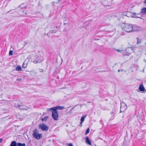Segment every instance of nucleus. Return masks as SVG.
Instances as JSON below:
<instances>
[{"mask_svg":"<svg viewBox=\"0 0 146 146\" xmlns=\"http://www.w3.org/2000/svg\"><path fill=\"white\" fill-rule=\"evenodd\" d=\"M137 40V44H139L141 43V39H139L138 37H137L136 38Z\"/></svg>","mask_w":146,"mask_h":146,"instance_id":"obj_19","label":"nucleus"},{"mask_svg":"<svg viewBox=\"0 0 146 146\" xmlns=\"http://www.w3.org/2000/svg\"><path fill=\"white\" fill-rule=\"evenodd\" d=\"M68 146H73V145L71 143H70L68 144Z\"/></svg>","mask_w":146,"mask_h":146,"instance_id":"obj_29","label":"nucleus"},{"mask_svg":"<svg viewBox=\"0 0 146 146\" xmlns=\"http://www.w3.org/2000/svg\"><path fill=\"white\" fill-rule=\"evenodd\" d=\"M26 5L24 3L21 4L19 6L21 8H24L26 7Z\"/></svg>","mask_w":146,"mask_h":146,"instance_id":"obj_14","label":"nucleus"},{"mask_svg":"<svg viewBox=\"0 0 146 146\" xmlns=\"http://www.w3.org/2000/svg\"><path fill=\"white\" fill-rule=\"evenodd\" d=\"M133 14L135 16H133L132 17H139V18H140V17H139L138 16H139V14L137 13H133Z\"/></svg>","mask_w":146,"mask_h":146,"instance_id":"obj_15","label":"nucleus"},{"mask_svg":"<svg viewBox=\"0 0 146 146\" xmlns=\"http://www.w3.org/2000/svg\"><path fill=\"white\" fill-rule=\"evenodd\" d=\"M115 112V110H113L111 112V114H112L113 113H114Z\"/></svg>","mask_w":146,"mask_h":146,"instance_id":"obj_27","label":"nucleus"},{"mask_svg":"<svg viewBox=\"0 0 146 146\" xmlns=\"http://www.w3.org/2000/svg\"><path fill=\"white\" fill-rule=\"evenodd\" d=\"M42 61H42H39L38 60H36L33 61V62L35 64H36L38 63H39Z\"/></svg>","mask_w":146,"mask_h":146,"instance_id":"obj_22","label":"nucleus"},{"mask_svg":"<svg viewBox=\"0 0 146 146\" xmlns=\"http://www.w3.org/2000/svg\"><path fill=\"white\" fill-rule=\"evenodd\" d=\"M144 3H146V0H145V1H144Z\"/></svg>","mask_w":146,"mask_h":146,"instance_id":"obj_33","label":"nucleus"},{"mask_svg":"<svg viewBox=\"0 0 146 146\" xmlns=\"http://www.w3.org/2000/svg\"><path fill=\"white\" fill-rule=\"evenodd\" d=\"M116 50L118 52H119L122 53L123 52V51L122 50L116 49Z\"/></svg>","mask_w":146,"mask_h":146,"instance_id":"obj_25","label":"nucleus"},{"mask_svg":"<svg viewBox=\"0 0 146 146\" xmlns=\"http://www.w3.org/2000/svg\"><path fill=\"white\" fill-rule=\"evenodd\" d=\"M33 136L35 139H39L42 137V134L39 133L37 129H34L33 131Z\"/></svg>","mask_w":146,"mask_h":146,"instance_id":"obj_1","label":"nucleus"},{"mask_svg":"<svg viewBox=\"0 0 146 146\" xmlns=\"http://www.w3.org/2000/svg\"><path fill=\"white\" fill-rule=\"evenodd\" d=\"M86 117V115H85V116H83L80 119V124H82L83 121H84V118Z\"/></svg>","mask_w":146,"mask_h":146,"instance_id":"obj_12","label":"nucleus"},{"mask_svg":"<svg viewBox=\"0 0 146 146\" xmlns=\"http://www.w3.org/2000/svg\"><path fill=\"white\" fill-rule=\"evenodd\" d=\"M58 2H59L60 1V0H58Z\"/></svg>","mask_w":146,"mask_h":146,"instance_id":"obj_34","label":"nucleus"},{"mask_svg":"<svg viewBox=\"0 0 146 146\" xmlns=\"http://www.w3.org/2000/svg\"><path fill=\"white\" fill-rule=\"evenodd\" d=\"M132 32H138L142 31L143 29L141 28L138 27L135 25H132Z\"/></svg>","mask_w":146,"mask_h":146,"instance_id":"obj_6","label":"nucleus"},{"mask_svg":"<svg viewBox=\"0 0 146 146\" xmlns=\"http://www.w3.org/2000/svg\"><path fill=\"white\" fill-rule=\"evenodd\" d=\"M67 30H66V28H64V31H66Z\"/></svg>","mask_w":146,"mask_h":146,"instance_id":"obj_31","label":"nucleus"},{"mask_svg":"<svg viewBox=\"0 0 146 146\" xmlns=\"http://www.w3.org/2000/svg\"><path fill=\"white\" fill-rule=\"evenodd\" d=\"M123 69H121V70H119L118 71V72H119L120 71L123 72Z\"/></svg>","mask_w":146,"mask_h":146,"instance_id":"obj_30","label":"nucleus"},{"mask_svg":"<svg viewBox=\"0 0 146 146\" xmlns=\"http://www.w3.org/2000/svg\"><path fill=\"white\" fill-rule=\"evenodd\" d=\"M17 146H25V143H17Z\"/></svg>","mask_w":146,"mask_h":146,"instance_id":"obj_20","label":"nucleus"},{"mask_svg":"<svg viewBox=\"0 0 146 146\" xmlns=\"http://www.w3.org/2000/svg\"><path fill=\"white\" fill-rule=\"evenodd\" d=\"M140 13L143 15L146 14V7H143L141 9Z\"/></svg>","mask_w":146,"mask_h":146,"instance_id":"obj_11","label":"nucleus"},{"mask_svg":"<svg viewBox=\"0 0 146 146\" xmlns=\"http://www.w3.org/2000/svg\"><path fill=\"white\" fill-rule=\"evenodd\" d=\"M86 143L88 145H91V141L88 137H86Z\"/></svg>","mask_w":146,"mask_h":146,"instance_id":"obj_9","label":"nucleus"},{"mask_svg":"<svg viewBox=\"0 0 146 146\" xmlns=\"http://www.w3.org/2000/svg\"><path fill=\"white\" fill-rule=\"evenodd\" d=\"M52 117L54 120L57 121L58 120V114L56 110H53L52 111Z\"/></svg>","mask_w":146,"mask_h":146,"instance_id":"obj_3","label":"nucleus"},{"mask_svg":"<svg viewBox=\"0 0 146 146\" xmlns=\"http://www.w3.org/2000/svg\"><path fill=\"white\" fill-rule=\"evenodd\" d=\"M15 106L16 107L19 108L20 109H25L23 108V107H21V106L20 105L18 104H17V105H16V104H15Z\"/></svg>","mask_w":146,"mask_h":146,"instance_id":"obj_13","label":"nucleus"},{"mask_svg":"<svg viewBox=\"0 0 146 146\" xmlns=\"http://www.w3.org/2000/svg\"><path fill=\"white\" fill-rule=\"evenodd\" d=\"M89 130H90V129H89V128H88L87 129V130H86V132H85V135H87L89 133Z\"/></svg>","mask_w":146,"mask_h":146,"instance_id":"obj_24","label":"nucleus"},{"mask_svg":"<svg viewBox=\"0 0 146 146\" xmlns=\"http://www.w3.org/2000/svg\"><path fill=\"white\" fill-rule=\"evenodd\" d=\"M127 106L123 102L121 103L120 106V112L124 111L127 109Z\"/></svg>","mask_w":146,"mask_h":146,"instance_id":"obj_4","label":"nucleus"},{"mask_svg":"<svg viewBox=\"0 0 146 146\" xmlns=\"http://www.w3.org/2000/svg\"><path fill=\"white\" fill-rule=\"evenodd\" d=\"M139 89L140 91L142 92H143L145 90L142 84L139 86Z\"/></svg>","mask_w":146,"mask_h":146,"instance_id":"obj_10","label":"nucleus"},{"mask_svg":"<svg viewBox=\"0 0 146 146\" xmlns=\"http://www.w3.org/2000/svg\"><path fill=\"white\" fill-rule=\"evenodd\" d=\"M48 118V116H45L44 118H42L41 119V120L42 121H46L47 120V119Z\"/></svg>","mask_w":146,"mask_h":146,"instance_id":"obj_21","label":"nucleus"},{"mask_svg":"<svg viewBox=\"0 0 146 146\" xmlns=\"http://www.w3.org/2000/svg\"><path fill=\"white\" fill-rule=\"evenodd\" d=\"M10 146H16V142L14 141H12Z\"/></svg>","mask_w":146,"mask_h":146,"instance_id":"obj_16","label":"nucleus"},{"mask_svg":"<svg viewBox=\"0 0 146 146\" xmlns=\"http://www.w3.org/2000/svg\"><path fill=\"white\" fill-rule=\"evenodd\" d=\"M64 109V107L62 106H58L47 109V111H51L53 110H62Z\"/></svg>","mask_w":146,"mask_h":146,"instance_id":"obj_5","label":"nucleus"},{"mask_svg":"<svg viewBox=\"0 0 146 146\" xmlns=\"http://www.w3.org/2000/svg\"><path fill=\"white\" fill-rule=\"evenodd\" d=\"M66 24H68V25H69V24H68V23H66Z\"/></svg>","mask_w":146,"mask_h":146,"instance_id":"obj_35","label":"nucleus"},{"mask_svg":"<svg viewBox=\"0 0 146 146\" xmlns=\"http://www.w3.org/2000/svg\"><path fill=\"white\" fill-rule=\"evenodd\" d=\"M65 24H65V23H64V25H65Z\"/></svg>","mask_w":146,"mask_h":146,"instance_id":"obj_36","label":"nucleus"},{"mask_svg":"<svg viewBox=\"0 0 146 146\" xmlns=\"http://www.w3.org/2000/svg\"><path fill=\"white\" fill-rule=\"evenodd\" d=\"M122 29L125 32L127 33H128L132 32V25L126 24L123 27Z\"/></svg>","mask_w":146,"mask_h":146,"instance_id":"obj_2","label":"nucleus"},{"mask_svg":"<svg viewBox=\"0 0 146 146\" xmlns=\"http://www.w3.org/2000/svg\"><path fill=\"white\" fill-rule=\"evenodd\" d=\"M13 51L12 50H10L9 52V55L11 56L13 55Z\"/></svg>","mask_w":146,"mask_h":146,"instance_id":"obj_26","label":"nucleus"},{"mask_svg":"<svg viewBox=\"0 0 146 146\" xmlns=\"http://www.w3.org/2000/svg\"><path fill=\"white\" fill-rule=\"evenodd\" d=\"M16 70L17 71H21V67L20 66H18L16 68Z\"/></svg>","mask_w":146,"mask_h":146,"instance_id":"obj_18","label":"nucleus"},{"mask_svg":"<svg viewBox=\"0 0 146 146\" xmlns=\"http://www.w3.org/2000/svg\"><path fill=\"white\" fill-rule=\"evenodd\" d=\"M56 32H57V31H51L49 33H50L51 34H53V33H56Z\"/></svg>","mask_w":146,"mask_h":146,"instance_id":"obj_23","label":"nucleus"},{"mask_svg":"<svg viewBox=\"0 0 146 146\" xmlns=\"http://www.w3.org/2000/svg\"><path fill=\"white\" fill-rule=\"evenodd\" d=\"M27 15V11L26 10H24L22 11V15L24 16Z\"/></svg>","mask_w":146,"mask_h":146,"instance_id":"obj_17","label":"nucleus"},{"mask_svg":"<svg viewBox=\"0 0 146 146\" xmlns=\"http://www.w3.org/2000/svg\"><path fill=\"white\" fill-rule=\"evenodd\" d=\"M2 139H0V142H2Z\"/></svg>","mask_w":146,"mask_h":146,"instance_id":"obj_32","label":"nucleus"},{"mask_svg":"<svg viewBox=\"0 0 146 146\" xmlns=\"http://www.w3.org/2000/svg\"><path fill=\"white\" fill-rule=\"evenodd\" d=\"M39 127L43 131H47L48 129V127L44 124H41L39 125Z\"/></svg>","mask_w":146,"mask_h":146,"instance_id":"obj_7","label":"nucleus"},{"mask_svg":"<svg viewBox=\"0 0 146 146\" xmlns=\"http://www.w3.org/2000/svg\"><path fill=\"white\" fill-rule=\"evenodd\" d=\"M28 61L27 59H25L22 65V68H25L27 66Z\"/></svg>","mask_w":146,"mask_h":146,"instance_id":"obj_8","label":"nucleus"},{"mask_svg":"<svg viewBox=\"0 0 146 146\" xmlns=\"http://www.w3.org/2000/svg\"><path fill=\"white\" fill-rule=\"evenodd\" d=\"M39 70V71L41 72H42L43 71V70L42 69H40Z\"/></svg>","mask_w":146,"mask_h":146,"instance_id":"obj_28","label":"nucleus"}]
</instances>
